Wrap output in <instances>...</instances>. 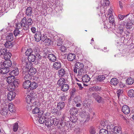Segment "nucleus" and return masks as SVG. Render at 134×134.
<instances>
[{"label":"nucleus","instance_id":"obj_41","mask_svg":"<svg viewBox=\"0 0 134 134\" xmlns=\"http://www.w3.org/2000/svg\"><path fill=\"white\" fill-rule=\"evenodd\" d=\"M114 125H109L107 126V128L108 130V131L111 132V133H113V131L114 129Z\"/></svg>","mask_w":134,"mask_h":134},{"label":"nucleus","instance_id":"obj_22","mask_svg":"<svg viewBox=\"0 0 134 134\" xmlns=\"http://www.w3.org/2000/svg\"><path fill=\"white\" fill-rule=\"evenodd\" d=\"M38 86V84L35 82H30V85L29 89L31 90H33L36 89Z\"/></svg>","mask_w":134,"mask_h":134},{"label":"nucleus","instance_id":"obj_57","mask_svg":"<svg viewBox=\"0 0 134 134\" xmlns=\"http://www.w3.org/2000/svg\"><path fill=\"white\" fill-rule=\"evenodd\" d=\"M132 25V23L131 21H129L126 23V27L127 29H130L131 28Z\"/></svg>","mask_w":134,"mask_h":134},{"label":"nucleus","instance_id":"obj_28","mask_svg":"<svg viewBox=\"0 0 134 134\" xmlns=\"http://www.w3.org/2000/svg\"><path fill=\"white\" fill-rule=\"evenodd\" d=\"M70 112L71 114L74 115L78 113V111L76 108L73 107L70 109Z\"/></svg>","mask_w":134,"mask_h":134},{"label":"nucleus","instance_id":"obj_45","mask_svg":"<svg viewBox=\"0 0 134 134\" xmlns=\"http://www.w3.org/2000/svg\"><path fill=\"white\" fill-rule=\"evenodd\" d=\"M18 127L19 125L18 123L16 122L13 125V130L14 132H16L17 131Z\"/></svg>","mask_w":134,"mask_h":134},{"label":"nucleus","instance_id":"obj_63","mask_svg":"<svg viewBox=\"0 0 134 134\" xmlns=\"http://www.w3.org/2000/svg\"><path fill=\"white\" fill-rule=\"evenodd\" d=\"M27 25H28L29 27V26L31 25L33 23V21L32 20V19L30 18H29L28 19L27 21Z\"/></svg>","mask_w":134,"mask_h":134},{"label":"nucleus","instance_id":"obj_15","mask_svg":"<svg viewBox=\"0 0 134 134\" xmlns=\"http://www.w3.org/2000/svg\"><path fill=\"white\" fill-rule=\"evenodd\" d=\"M19 74V70L18 68H16L10 72L9 74L13 76H16Z\"/></svg>","mask_w":134,"mask_h":134},{"label":"nucleus","instance_id":"obj_12","mask_svg":"<svg viewBox=\"0 0 134 134\" xmlns=\"http://www.w3.org/2000/svg\"><path fill=\"white\" fill-rule=\"evenodd\" d=\"M54 68L56 70H58L61 67V64L60 62L57 61L54 63L53 65Z\"/></svg>","mask_w":134,"mask_h":134},{"label":"nucleus","instance_id":"obj_2","mask_svg":"<svg viewBox=\"0 0 134 134\" xmlns=\"http://www.w3.org/2000/svg\"><path fill=\"white\" fill-rule=\"evenodd\" d=\"M34 99V98L33 97H32L30 95H27L26 96V101L27 103V108L28 110H30L31 109V103H32V101H33Z\"/></svg>","mask_w":134,"mask_h":134},{"label":"nucleus","instance_id":"obj_23","mask_svg":"<svg viewBox=\"0 0 134 134\" xmlns=\"http://www.w3.org/2000/svg\"><path fill=\"white\" fill-rule=\"evenodd\" d=\"M13 44L12 41H7L4 44L5 47L7 48H10L13 46Z\"/></svg>","mask_w":134,"mask_h":134},{"label":"nucleus","instance_id":"obj_56","mask_svg":"<svg viewBox=\"0 0 134 134\" xmlns=\"http://www.w3.org/2000/svg\"><path fill=\"white\" fill-rule=\"evenodd\" d=\"M90 133L91 134H97L95 128L93 127H91Z\"/></svg>","mask_w":134,"mask_h":134},{"label":"nucleus","instance_id":"obj_40","mask_svg":"<svg viewBox=\"0 0 134 134\" xmlns=\"http://www.w3.org/2000/svg\"><path fill=\"white\" fill-rule=\"evenodd\" d=\"M13 39L14 36L13 34L11 33L9 34L6 37L7 40L12 41Z\"/></svg>","mask_w":134,"mask_h":134},{"label":"nucleus","instance_id":"obj_53","mask_svg":"<svg viewBox=\"0 0 134 134\" xmlns=\"http://www.w3.org/2000/svg\"><path fill=\"white\" fill-rule=\"evenodd\" d=\"M38 102H37L34 99V100L33 101H32V103H31V109H32L31 107H38Z\"/></svg>","mask_w":134,"mask_h":134},{"label":"nucleus","instance_id":"obj_13","mask_svg":"<svg viewBox=\"0 0 134 134\" xmlns=\"http://www.w3.org/2000/svg\"><path fill=\"white\" fill-rule=\"evenodd\" d=\"M36 56L33 54H30L28 57L27 59L30 62H34L35 61L36 58Z\"/></svg>","mask_w":134,"mask_h":134},{"label":"nucleus","instance_id":"obj_10","mask_svg":"<svg viewBox=\"0 0 134 134\" xmlns=\"http://www.w3.org/2000/svg\"><path fill=\"white\" fill-rule=\"evenodd\" d=\"M16 96L15 93L14 92H10L7 94V98L9 100L11 101Z\"/></svg>","mask_w":134,"mask_h":134},{"label":"nucleus","instance_id":"obj_4","mask_svg":"<svg viewBox=\"0 0 134 134\" xmlns=\"http://www.w3.org/2000/svg\"><path fill=\"white\" fill-rule=\"evenodd\" d=\"M53 124L54 125L57 126L58 128L61 129L63 126V122L59 119L55 118L53 119Z\"/></svg>","mask_w":134,"mask_h":134},{"label":"nucleus","instance_id":"obj_35","mask_svg":"<svg viewBox=\"0 0 134 134\" xmlns=\"http://www.w3.org/2000/svg\"><path fill=\"white\" fill-rule=\"evenodd\" d=\"M7 113L8 108L7 107H3L1 111V114L4 116L7 115Z\"/></svg>","mask_w":134,"mask_h":134},{"label":"nucleus","instance_id":"obj_16","mask_svg":"<svg viewBox=\"0 0 134 134\" xmlns=\"http://www.w3.org/2000/svg\"><path fill=\"white\" fill-rule=\"evenodd\" d=\"M30 80L25 81L24 82L23 86V88L26 89L29 88L30 85Z\"/></svg>","mask_w":134,"mask_h":134},{"label":"nucleus","instance_id":"obj_18","mask_svg":"<svg viewBox=\"0 0 134 134\" xmlns=\"http://www.w3.org/2000/svg\"><path fill=\"white\" fill-rule=\"evenodd\" d=\"M9 71V69L5 67L1 68L0 69V73L2 74H4L7 73Z\"/></svg>","mask_w":134,"mask_h":134},{"label":"nucleus","instance_id":"obj_62","mask_svg":"<svg viewBox=\"0 0 134 134\" xmlns=\"http://www.w3.org/2000/svg\"><path fill=\"white\" fill-rule=\"evenodd\" d=\"M129 15V14H127L126 15H122L121 14H119L118 15V16L119 19L121 20H122L124 19V18L127 16Z\"/></svg>","mask_w":134,"mask_h":134},{"label":"nucleus","instance_id":"obj_47","mask_svg":"<svg viewBox=\"0 0 134 134\" xmlns=\"http://www.w3.org/2000/svg\"><path fill=\"white\" fill-rule=\"evenodd\" d=\"M128 95L130 97H134V90L131 89L128 92Z\"/></svg>","mask_w":134,"mask_h":134},{"label":"nucleus","instance_id":"obj_8","mask_svg":"<svg viewBox=\"0 0 134 134\" xmlns=\"http://www.w3.org/2000/svg\"><path fill=\"white\" fill-rule=\"evenodd\" d=\"M130 110L129 107L126 105H124L122 107V111L125 114H129Z\"/></svg>","mask_w":134,"mask_h":134},{"label":"nucleus","instance_id":"obj_48","mask_svg":"<svg viewBox=\"0 0 134 134\" xmlns=\"http://www.w3.org/2000/svg\"><path fill=\"white\" fill-rule=\"evenodd\" d=\"M86 70L83 69V68L80 69L78 71V75L79 76L82 75L84 74H86Z\"/></svg>","mask_w":134,"mask_h":134},{"label":"nucleus","instance_id":"obj_24","mask_svg":"<svg viewBox=\"0 0 134 134\" xmlns=\"http://www.w3.org/2000/svg\"><path fill=\"white\" fill-rule=\"evenodd\" d=\"M8 108L9 111L11 112H14L15 111V107L12 103H10L9 104Z\"/></svg>","mask_w":134,"mask_h":134},{"label":"nucleus","instance_id":"obj_38","mask_svg":"<svg viewBox=\"0 0 134 134\" xmlns=\"http://www.w3.org/2000/svg\"><path fill=\"white\" fill-rule=\"evenodd\" d=\"M69 88V86L67 84H65L61 86V90L64 92L67 91Z\"/></svg>","mask_w":134,"mask_h":134},{"label":"nucleus","instance_id":"obj_37","mask_svg":"<svg viewBox=\"0 0 134 134\" xmlns=\"http://www.w3.org/2000/svg\"><path fill=\"white\" fill-rule=\"evenodd\" d=\"M65 104L64 102H60L58 103L57 105V108L61 110L64 107Z\"/></svg>","mask_w":134,"mask_h":134},{"label":"nucleus","instance_id":"obj_52","mask_svg":"<svg viewBox=\"0 0 134 134\" xmlns=\"http://www.w3.org/2000/svg\"><path fill=\"white\" fill-rule=\"evenodd\" d=\"M33 51L31 49H27L25 52V55L29 56L30 54H33Z\"/></svg>","mask_w":134,"mask_h":134},{"label":"nucleus","instance_id":"obj_42","mask_svg":"<svg viewBox=\"0 0 134 134\" xmlns=\"http://www.w3.org/2000/svg\"><path fill=\"white\" fill-rule=\"evenodd\" d=\"M6 53H5V54H4V55L3 56L4 58L6 60H9L8 59H9L12 56V54L8 52H6Z\"/></svg>","mask_w":134,"mask_h":134},{"label":"nucleus","instance_id":"obj_36","mask_svg":"<svg viewBox=\"0 0 134 134\" xmlns=\"http://www.w3.org/2000/svg\"><path fill=\"white\" fill-rule=\"evenodd\" d=\"M32 76L28 72L25 73L24 79L25 81L30 80L32 79Z\"/></svg>","mask_w":134,"mask_h":134},{"label":"nucleus","instance_id":"obj_64","mask_svg":"<svg viewBox=\"0 0 134 134\" xmlns=\"http://www.w3.org/2000/svg\"><path fill=\"white\" fill-rule=\"evenodd\" d=\"M41 40L43 42L45 41V42L46 43L47 41H50V39L49 38L45 37L43 35V37H41Z\"/></svg>","mask_w":134,"mask_h":134},{"label":"nucleus","instance_id":"obj_33","mask_svg":"<svg viewBox=\"0 0 134 134\" xmlns=\"http://www.w3.org/2000/svg\"><path fill=\"white\" fill-rule=\"evenodd\" d=\"M15 79V78L14 76L10 75V76H9L7 78V82L8 83L10 84L11 85L12 82L13 81H14Z\"/></svg>","mask_w":134,"mask_h":134},{"label":"nucleus","instance_id":"obj_19","mask_svg":"<svg viewBox=\"0 0 134 134\" xmlns=\"http://www.w3.org/2000/svg\"><path fill=\"white\" fill-rule=\"evenodd\" d=\"M53 119L51 118L48 119L45 123V125L47 127H49L51 126L53 124Z\"/></svg>","mask_w":134,"mask_h":134},{"label":"nucleus","instance_id":"obj_58","mask_svg":"<svg viewBox=\"0 0 134 134\" xmlns=\"http://www.w3.org/2000/svg\"><path fill=\"white\" fill-rule=\"evenodd\" d=\"M100 134H108V131L104 129H102L100 130Z\"/></svg>","mask_w":134,"mask_h":134},{"label":"nucleus","instance_id":"obj_26","mask_svg":"<svg viewBox=\"0 0 134 134\" xmlns=\"http://www.w3.org/2000/svg\"><path fill=\"white\" fill-rule=\"evenodd\" d=\"M65 83V80L63 78H60L58 81L57 84L60 86H63Z\"/></svg>","mask_w":134,"mask_h":134},{"label":"nucleus","instance_id":"obj_60","mask_svg":"<svg viewBox=\"0 0 134 134\" xmlns=\"http://www.w3.org/2000/svg\"><path fill=\"white\" fill-rule=\"evenodd\" d=\"M103 1L102 0L100 1L101 3L104 4L106 6L108 5L109 4V1L108 0H103Z\"/></svg>","mask_w":134,"mask_h":134},{"label":"nucleus","instance_id":"obj_25","mask_svg":"<svg viewBox=\"0 0 134 134\" xmlns=\"http://www.w3.org/2000/svg\"><path fill=\"white\" fill-rule=\"evenodd\" d=\"M48 58L49 60L53 62L55 61L56 59V57L55 55L52 54H48Z\"/></svg>","mask_w":134,"mask_h":134},{"label":"nucleus","instance_id":"obj_21","mask_svg":"<svg viewBox=\"0 0 134 134\" xmlns=\"http://www.w3.org/2000/svg\"><path fill=\"white\" fill-rule=\"evenodd\" d=\"M93 97L96 99V100L98 103H100L102 100V98L101 97L99 96L97 93L93 94Z\"/></svg>","mask_w":134,"mask_h":134},{"label":"nucleus","instance_id":"obj_7","mask_svg":"<svg viewBox=\"0 0 134 134\" xmlns=\"http://www.w3.org/2000/svg\"><path fill=\"white\" fill-rule=\"evenodd\" d=\"M20 30L15 28L13 31L15 37L19 36V37H21L23 36V34L22 32L23 31L22 30L20 31Z\"/></svg>","mask_w":134,"mask_h":134},{"label":"nucleus","instance_id":"obj_30","mask_svg":"<svg viewBox=\"0 0 134 134\" xmlns=\"http://www.w3.org/2000/svg\"><path fill=\"white\" fill-rule=\"evenodd\" d=\"M75 58V55L74 54L70 53L69 54L67 57V59L69 61H72Z\"/></svg>","mask_w":134,"mask_h":134},{"label":"nucleus","instance_id":"obj_49","mask_svg":"<svg viewBox=\"0 0 134 134\" xmlns=\"http://www.w3.org/2000/svg\"><path fill=\"white\" fill-rule=\"evenodd\" d=\"M83 106L87 107L89 108L90 107V104L88 101L87 100H85L83 103Z\"/></svg>","mask_w":134,"mask_h":134},{"label":"nucleus","instance_id":"obj_5","mask_svg":"<svg viewBox=\"0 0 134 134\" xmlns=\"http://www.w3.org/2000/svg\"><path fill=\"white\" fill-rule=\"evenodd\" d=\"M41 114L42 115L40 117L38 120V121L40 124H43L46 121V120L47 118L48 115H47V114L48 115V114L47 113H45L44 112L42 113Z\"/></svg>","mask_w":134,"mask_h":134},{"label":"nucleus","instance_id":"obj_55","mask_svg":"<svg viewBox=\"0 0 134 134\" xmlns=\"http://www.w3.org/2000/svg\"><path fill=\"white\" fill-rule=\"evenodd\" d=\"M134 82V81L133 79L130 78L127 79L126 81V83L128 85H131L133 84Z\"/></svg>","mask_w":134,"mask_h":134},{"label":"nucleus","instance_id":"obj_54","mask_svg":"<svg viewBox=\"0 0 134 134\" xmlns=\"http://www.w3.org/2000/svg\"><path fill=\"white\" fill-rule=\"evenodd\" d=\"M15 28L17 29H19L20 30H22V28L23 29V26L20 22V23L18 22L16 23Z\"/></svg>","mask_w":134,"mask_h":134},{"label":"nucleus","instance_id":"obj_43","mask_svg":"<svg viewBox=\"0 0 134 134\" xmlns=\"http://www.w3.org/2000/svg\"><path fill=\"white\" fill-rule=\"evenodd\" d=\"M109 23L113 25H115V23L113 15H110L109 16Z\"/></svg>","mask_w":134,"mask_h":134},{"label":"nucleus","instance_id":"obj_27","mask_svg":"<svg viewBox=\"0 0 134 134\" xmlns=\"http://www.w3.org/2000/svg\"><path fill=\"white\" fill-rule=\"evenodd\" d=\"M90 78L87 75H85L82 77V80L83 82H88L90 80Z\"/></svg>","mask_w":134,"mask_h":134},{"label":"nucleus","instance_id":"obj_32","mask_svg":"<svg viewBox=\"0 0 134 134\" xmlns=\"http://www.w3.org/2000/svg\"><path fill=\"white\" fill-rule=\"evenodd\" d=\"M31 76L34 75L36 72V70L34 68H31L27 72Z\"/></svg>","mask_w":134,"mask_h":134},{"label":"nucleus","instance_id":"obj_9","mask_svg":"<svg viewBox=\"0 0 134 134\" xmlns=\"http://www.w3.org/2000/svg\"><path fill=\"white\" fill-rule=\"evenodd\" d=\"M113 133L114 134H122V131L121 127L116 126L114 127Z\"/></svg>","mask_w":134,"mask_h":134},{"label":"nucleus","instance_id":"obj_29","mask_svg":"<svg viewBox=\"0 0 134 134\" xmlns=\"http://www.w3.org/2000/svg\"><path fill=\"white\" fill-rule=\"evenodd\" d=\"M13 81L10 85L12 86L13 88H14L18 86L19 85L18 80L14 79V81Z\"/></svg>","mask_w":134,"mask_h":134},{"label":"nucleus","instance_id":"obj_44","mask_svg":"<svg viewBox=\"0 0 134 134\" xmlns=\"http://www.w3.org/2000/svg\"><path fill=\"white\" fill-rule=\"evenodd\" d=\"M7 52L6 48H4L3 47L0 48V55H3V56L5 54L6 52Z\"/></svg>","mask_w":134,"mask_h":134},{"label":"nucleus","instance_id":"obj_20","mask_svg":"<svg viewBox=\"0 0 134 134\" xmlns=\"http://www.w3.org/2000/svg\"><path fill=\"white\" fill-rule=\"evenodd\" d=\"M32 8L30 7L27 8L26 10L25 14L28 16H30L32 13Z\"/></svg>","mask_w":134,"mask_h":134},{"label":"nucleus","instance_id":"obj_51","mask_svg":"<svg viewBox=\"0 0 134 134\" xmlns=\"http://www.w3.org/2000/svg\"><path fill=\"white\" fill-rule=\"evenodd\" d=\"M118 97L119 98L121 96H122L123 94V91L122 90H119L116 91Z\"/></svg>","mask_w":134,"mask_h":134},{"label":"nucleus","instance_id":"obj_50","mask_svg":"<svg viewBox=\"0 0 134 134\" xmlns=\"http://www.w3.org/2000/svg\"><path fill=\"white\" fill-rule=\"evenodd\" d=\"M26 60H25V61H23V62L24 65H25L26 68L28 69L29 68L30 66V62H27Z\"/></svg>","mask_w":134,"mask_h":134},{"label":"nucleus","instance_id":"obj_11","mask_svg":"<svg viewBox=\"0 0 134 134\" xmlns=\"http://www.w3.org/2000/svg\"><path fill=\"white\" fill-rule=\"evenodd\" d=\"M12 65V62L10 60H5L4 61L3 63V65L4 67L8 69H9V68Z\"/></svg>","mask_w":134,"mask_h":134},{"label":"nucleus","instance_id":"obj_1","mask_svg":"<svg viewBox=\"0 0 134 134\" xmlns=\"http://www.w3.org/2000/svg\"><path fill=\"white\" fill-rule=\"evenodd\" d=\"M80 115L82 120L85 121V122L88 121L90 119V115L89 114L88 112H86L85 110H82L80 112Z\"/></svg>","mask_w":134,"mask_h":134},{"label":"nucleus","instance_id":"obj_6","mask_svg":"<svg viewBox=\"0 0 134 134\" xmlns=\"http://www.w3.org/2000/svg\"><path fill=\"white\" fill-rule=\"evenodd\" d=\"M23 27V29L25 30H27L29 29L28 25L27 24V20L26 18L24 17L20 22Z\"/></svg>","mask_w":134,"mask_h":134},{"label":"nucleus","instance_id":"obj_31","mask_svg":"<svg viewBox=\"0 0 134 134\" xmlns=\"http://www.w3.org/2000/svg\"><path fill=\"white\" fill-rule=\"evenodd\" d=\"M75 66L76 68L80 69L83 68L84 65L82 63L79 62H77L75 64Z\"/></svg>","mask_w":134,"mask_h":134},{"label":"nucleus","instance_id":"obj_46","mask_svg":"<svg viewBox=\"0 0 134 134\" xmlns=\"http://www.w3.org/2000/svg\"><path fill=\"white\" fill-rule=\"evenodd\" d=\"M65 70L63 69H61L58 71L59 76L60 77L64 76L65 74Z\"/></svg>","mask_w":134,"mask_h":134},{"label":"nucleus","instance_id":"obj_14","mask_svg":"<svg viewBox=\"0 0 134 134\" xmlns=\"http://www.w3.org/2000/svg\"><path fill=\"white\" fill-rule=\"evenodd\" d=\"M59 38H58L57 37H54V39L53 41V42L55 44H56L58 46H60L62 45V42Z\"/></svg>","mask_w":134,"mask_h":134},{"label":"nucleus","instance_id":"obj_39","mask_svg":"<svg viewBox=\"0 0 134 134\" xmlns=\"http://www.w3.org/2000/svg\"><path fill=\"white\" fill-rule=\"evenodd\" d=\"M40 108L38 107H36L34 109H33L32 110V113L34 114H36L37 113H40L39 114H41V112L40 111Z\"/></svg>","mask_w":134,"mask_h":134},{"label":"nucleus","instance_id":"obj_61","mask_svg":"<svg viewBox=\"0 0 134 134\" xmlns=\"http://www.w3.org/2000/svg\"><path fill=\"white\" fill-rule=\"evenodd\" d=\"M105 77L103 75H99L98 76L97 78L98 81H101L104 80L105 79Z\"/></svg>","mask_w":134,"mask_h":134},{"label":"nucleus","instance_id":"obj_59","mask_svg":"<svg viewBox=\"0 0 134 134\" xmlns=\"http://www.w3.org/2000/svg\"><path fill=\"white\" fill-rule=\"evenodd\" d=\"M98 86H93L89 89V91H98Z\"/></svg>","mask_w":134,"mask_h":134},{"label":"nucleus","instance_id":"obj_17","mask_svg":"<svg viewBox=\"0 0 134 134\" xmlns=\"http://www.w3.org/2000/svg\"><path fill=\"white\" fill-rule=\"evenodd\" d=\"M42 35L40 32H37L35 35V41L37 42H39L41 40Z\"/></svg>","mask_w":134,"mask_h":134},{"label":"nucleus","instance_id":"obj_3","mask_svg":"<svg viewBox=\"0 0 134 134\" xmlns=\"http://www.w3.org/2000/svg\"><path fill=\"white\" fill-rule=\"evenodd\" d=\"M33 54L36 56L37 60H39L41 59L42 57L40 54V50L39 48L37 47H35L33 49Z\"/></svg>","mask_w":134,"mask_h":134},{"label":"nucleus","instance_id":"obj_34","mask_svg":"<svg viewBox=\"0 0 134 134\" xmlns=\"http://www.w3.org/2000/svg\"><path fill=\"white\" fill-rule=\"evenodd\" d=\"M118 83V80L116 78H114L112 79L110 81V83L111 85H116Z\"/></svg>","mask_w":134,"mask_h":134}]
</instances>
